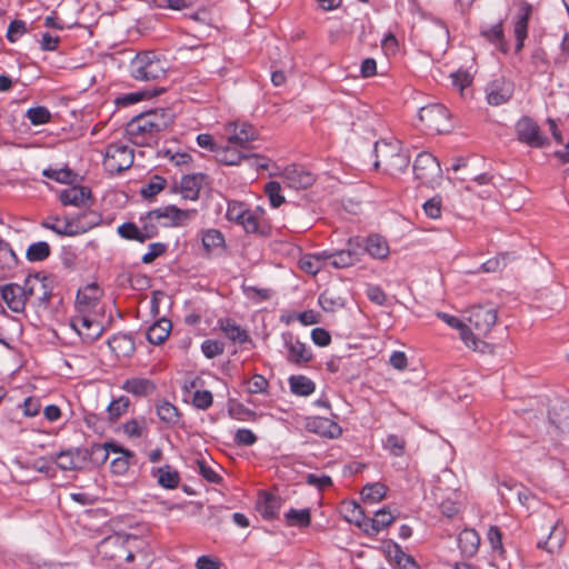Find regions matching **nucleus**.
<instances>
[{
	"label": "nucleus",
	"instance_id": "nucleus-3",
	"mask_svg": "<svg viewBox=\"0 0 569 569\" xmlns=\"http://www.w3.org/2000/svg\"><path fill=\"white\" fill-rule=\"evenodd\" d=\"M376 167H382L391 174L402 173L409 166V156L402 152L398 140H380L375 144Z\"/></svg>",
	"mask_w": 569,
	"mask_h": 569
},
{
	"label": "nucleus",
	"instance_id": "nucleus-55",
	"mask_svg": "<svg viewBox=\"0 0 569 569\" xmlns=\"http://www.w3.org/2000/svg\"><path fill=\"white\" fill-rule=\"evenodd\" d=\"M122 429L128 438L136 439L142 437L147 431V423L144 418L131 419L123 425Z\"/></svg>",
	"mask_w": 569,
	"mask_h": 569
},
{
	"label": "nucleus",
	"instance_id": "nucleus-57",
	"mask_svg": "<svg viewBox=\"0 0 569 569\" xmlns=\"http://www.w3.org/2000/svg\"><path fill=\"white\" fill-rule=\"evenodd\" d=\"M26 116L33 126L48 123L51 119L50 111L42 106L28 109Z\"/></svg>",
	"mask_w": 569,
	"mask_h": 569
},
{
	"label": "nucleus",
	"instance_id": "nucleus-2",
	"mask_svg": "<svg viewBox=\"0 0 569 569\" xmlns=\"http://www.w3.org/2000/svg\"><path fill=\"white\" fill-rule=\"evenodd\" d=\"M142 545L143 541L137 536L117 532L101 541L99 552L116 566H120L123 562H131Z\"/></svg>",
	"mask_w": 569,
	"mask_h": 569
},
{
	"label": "nucleus",
	"instance_id": "nucleus-24",
	"mask_svg": "<svg viewBox=\"0 0 569 569\" xmlns=\"http://www.w3.org/2000/svg\"><path fill=\"white\" fill-rule=\"evenodd\" d=\"M1 298L8 308L16 313L23 312L26 309L27 293L23 286L8 283L1 288Z\"/></svg>",
	"mask_w": 569,
	"mask_h": 569
},
{
	"label": "nucleus",
	"instance_id": "nucleus-56",
	"mask_svg": "<svg viewBox=\"0 0 569 569\" xmlns=\"http://www.w3.org/2000/svg\"><path fill=\"white\" fill-rule=\"evenodd\" d=\"M482 36L492 43H497L502 52H507L506 43L503 40V27L502 23H496L489 29L483 30Z\"/></svg>",
	"mask_w": 569,
	"mask_h": 569
},
{
	"label": "nucleus",
	"instance_id": "nucleus-38",
	"mask_svg": "<svg viewBox=\"0 0 569 569\" xmlns=\"http://www.w3.org/2000/svg\"><path fill=\"white\" fill-rule=\"evenodd\" d=\"M158 418L169 427L179 425L181 412L179 409L167 400H161L156 405Z\"/></svg>",
	"mask_w": 569,
	"mask_h": 569
},
{
	"label": "nucleus",
	"instance_id": "nucleus-34",
	"mask_svg": "<svg viewBox=\"0 0 569 569\" xmlns=\"http://www.w3.org/2000/svg\"><path fill=\"white\" fill-rule=\"evenodd\" d=\"M480 546V537L475 529H463L458 536V547L465 557H472Z\"/></svg>",
	"mask_w": 569,
	"mask_h": 569
},
{
	"label": "nucleus",
	"instance_id": "nucleus-16",
	"mask_svg": "<svg viewBox=\"0 0 569 569\" xmlns=\"http://www.w3.org/2000/svg\"><path fill=\"white\" fill-rule=\"evenodd\" d=\"M284 183L296 190L307 189L311 187L316 181V176L299 164H289L280 173Z\"/></svg>",
	"mask_w": 569,
	"mask_h": 569
},
{
	"label": "nucleus",
	"instance_id": "nucleus-14",
	"mask_svg": "<svg viewBox=\"0 0 569 569\" xmlns=\"http://www.w3.org/2000/svg\"><path fill=\"white\" fill-rule=\"evenodd\" d=\"M224 136L229 144L244 148L258 138V130L247 121H231L224 126Z\"/></svg>",
	"mask_w": 569,
	"mask_h": 569
},
{
	"label": "nucleus",
	"instance_id": "nucleus-62",
	"mask_svg": "<svg viewBox=\"0 0 569 569\" xmlns=\"http://www.w3.org/2000/svg\"><path fill=\"white\" fill-rule=\"evenodd\" d=\"M213 403L212 393L209 390H197L192 397V405L200 410L209 409Z\"/></svg>",
	"mask_w": 569,
	"mask_h": 569
},
{
	"label": "nucleus",
	"instance_id": "nucleus-21",
	"mask_svg": "<svg viewBox=\"0 0 569 569\" xmlns=\"http://www.w3.org/2000/svg\"><path fill=\"white\" fill-rule=\"evenodd\" d=\"M199 237L206 256H221L226 251V238L219 229H202L199 232Z\"/></svg>",
	"mask_w": 569,
	"mask_h": 569
},
{
	"label": "nucleus",
	"instance_id": "nucleus-45",
	"mask_svg": "<svg viewBox=\"0 0 569 569\" xmlns=\"http://www.w3.org/2000/svg\"><path fill=\"white\" fill-rule=\"evenodd\" d=\"M519 502L526 507L530 512H536L541 508H546L547 511H552L550 507L546 506L540 499H538L529 489L521 488L517 492Z\"/></svg>",
	"mask_w": 569,
	"mask_h": 569
},
{
	"label": "nucleus",
	"instance_id": "nucleus-10",
	"mask_svg": "<svg viewBox=\"0 0 569 569\" xmlns=\"http://www.w3.org/2000/svg\"><path fill=\"white\" fill-rule=\"evenodd\" d=\"M515 131L519 142L535 149H540L549 144V139L545 136L539 124L530 117H521L515 126Z\"/></svg>",
	"mask_w": 569,
	"mask_h": 569
},
{
	"label": "nucleus",
	"instance_id": "nucleus-63",
	"mask_svg": "<svg viewBox=\"0 0 569 569\" xmlns=\"http://www.w3.org/2000/svg\"><path fill=\"white\" fill-rule=\"evenodd\" d=\"M167 251V244L153 242L149 244L148 251L142 256L141 261L146 264L152 263L157 258Z\"/></svg>",
	"mask_w": 569,
	"mask_h": 569
},
{
	"label": "nucleus",
	"instance_id": "nucleus-12",
	"mask_svg": "<svg viewBox=\"0 0 569 569\" xmlns=\"http://www.w3.org/2000/svg\"><path fill=\"white\" fill-rule=\"evenodd\" d=\"M196 209H180L176 206H166L151 210L147 214V220H160L166 219L167 227H186L196 217Z\"/></svg>",
	"mask_w": 569,
	"mask_h": 569
},
{
	"label": "nucleus",
	"instance_id": "nucleus-30",
	"mask_svg": "<svg viewBox=\"0 0 569 569\" xmlns=\"http://www.w3.org/2000/svg\"><path fill=\"white\" fill-rule=\"evenodd\" d=\"M121 388L136 397H147L152 395L157 387L150 379L134 377L127 379Z\"/></svg>",
	"mask_w": 569,
	"mask_h": 569
},
{
	"label": "nucleus",
	"instance_id": "nucleus-49",
	"mask_svg": "<svg viewBox=\"0 0 569 569\" xmlns=\"http://www.w3.org/2000/svg\"><path fill=\"white\" fill-rule=\"evenodd\" d=\"M263 192L267 196L270 206L274 209L286 202V198L281 192V184L278 181L267 182L263 187Z\"/></svg>",
	"mask_w": 569,
	"mask_h": 569
},
{
	"label": "nucleus",
	"instance_id": "nucleus-1",
	"mask_svg": "<svg viewBox=\"0 0 569 569\" xmlns=\"http://www.w3.org/2000/svg\"><path fill=\"white\" fill-rule=\"evenodd\" d=\"M173 122V113L166 109L151 110L131 119L126 127L128 140L139 147L157 144L159 134Z\"/></svg>",
	"mask_w": 569,
	"mask_h": 569
},
{
	"label": "nucleus",
	"instance_id": "nucleus-48",
	"mask_svg": "<svg viewBox=\"0 0 569 569\" xmlns=\"http://www.w3.org/2000/svg\"><path fill=\"white\" fill-rule=\"evenodd\" d=\"M387 493V487L380 482L370 483L363 487L361 496L365 502L377 503L381 501Z\"/></svg>",
	"mask_w": 569,
	"mask_h": 569
},
{
	"label": "nucleus",
	"instance_id": "nucleus-59",
	"mask_svg": "<svg viewBox=\"0 0 569 569\" xmlns=\"http://www.w3.org/2000/svg\"><path fill=\"white\" fill-rule=\"evenodd\" d=\"M118 233L123 239L134 240L141 243L143 242L140 228H138L133 222H124L120 224L118 227Z\"/></svg>",
	"mask_w": 569,
	"mask_h": 569
},
{
	"label": "nucleus",
	"instance_id": "nucleus-35",
	"mask_svg": "<svg viewBox=\"0 0 569 569\" xmlns=\"http://www.w3.org/2000/svg\"><path fill=\"white\" fill-rule=\"evenodd\" d=\"M218 326L220 330L224 333V336L233 342L242 345L249 340L248 332L230 318L219 319Z\"/></svg>",
	"mask_w": 569,
	"mask_h": 569
},
{
	"label": "nucleus",
	"instance_id": "nucleus-42",
	"mask_svg": "<svg viewBox=\"0 0 569 569\" xmlns=\"http://www.w3.org/2000/svg\"><path fill=\"white\" fill-rule=\"evenodd\" d=\"M109 348L117 357H126L133 352V340L127 335H116L108 341Z\"/></svg>",
	"mask_w": 569,
	"mask_h": 569
},
{
	"label": "nucleus",
	"instance_id": "nucleus-5",
	"mask_svg": "<svg viewBox=\"0 0 569 569\" xmlns=\"http://www.w3.org/2000/svg\"><path fill=\"white\" fill-rule=\"evenodd\" d=\"M69 322L79 337L88 343L96 341L103 332L99 310L74 308Z\"/></svg>",
	"mask_w": 569,
	"mask_h": 569
},
{
	"label": "nucleus",
	"instance_id": "nucleus-32",
	"mask_svg": "<svg viewBox=\"0 0 569 569\" xmlns=\"http://www.w3.org/2000/svg\"><path fill=\"white\" fill-rule=\"evenodd\" d=\"M151 475L157 479L158 485L164 489H176L179 486L180 475L170 465L153 468Z\"/></svg>",
	"mask_w": 569,
	"mask_h": 569
},
{
	"label": "nucleus",
	"instance_id": "nucleus-6",
	"mask_svg": "<svg viewBox=\"0 0 569 569\" xmlns=\"http://www.w3.org/2000/svg\"><path fill=\"white\" fill-rule=\"evenodd\" d=\"M498 319L497 310L492 306H476L469 311L467 327L470 328L469 339L472 336L482 340L496 325Z\"/></svg>",
	"mask_w": 569,
	"mask_h": 569
},
{
	"label": "nucleus",
	"instance_id": "nucleus-19",
	"mask_svg": "<svg viewBox=\"0 0 569 569\" xmlns=\"http://www.w3.org/2000/svg\"><path fill=\"white\" fill-rule=\"evenodd\" d=\"M486 94L490 106H501L511 99L513 84L503 78L495 79L487 84Z\"/></svg>",
	"mask_w": 569,
	"mask_h": 569
},
{
	"label": "nucleus",
	"instance_id": "nucleus-8",
	"mask_svg": "<svg viewBox=\"0 0 569 569\" xmlns=\"http://www.w3.org/2000/svg\"><path fill=\"white\" fill-rule=\"evenodd\" d=\"M133 158V151L124 143H110L106 148L103 167L110 173H120L132 166Z\"/></svg>",
	"mask_w": 569,
	"mask_h": 569
},
{
	"label": "nucleus",
	"instance_id": "nucleus-39",
	"mask_svg": "<svg viewBox=\"0 0 569 569\" xmlns=\"http://www.w3.org/2000/svg\"><path fill=\"white\" fill-rule=\"evenodd\" d=\"M171 329V321L162 318L148 328L147 340L152 345H161L169 337Z\"/></svg>",
	"mask_w": 569,
	"mask_h": 569
},
{
	"label": "nucleus",
	"instance_id": "nucleus-51",
	"mask_svg": "<svg viewBox=\"0 0 569 569\" xmlns=\"http://www.w3.org/2000/svg\"><path fill=\"white\" fill-rule=\"evenodd\" d=\"M382 447L385 450L389 451L390 455L402 457L406 452V440L398 435L390 433L382 441Z\"/></svg>",
	"mask_w": 569,
	"mask_h": 569
},
{
	"label": "nucleus",
	"instance_id": "nucleus-29",
	"mask_svg": "<svg viewBox=\"0 0 569 569\" xmlns=\"http://www.w3.org/2000/svg\"><path fill=\"white\" fill-rule=\"evenodd\" d=\"M395 520L392 513L387 509L378 510L372 518H367L365 533L373 537L386 529Z\"/></svg>",
	"mask_w": 569,
	"mask_h": 569
},
{
	"label": "nucleus",
	"instance_id": "nucleus-25",
	"mask_svg": "<svg viewBox=\"0 0 569 569\" xmlns=\"http://www.w3.org/2000/svg\"><path fill=\"white\" fill-rule=\"evenodd\" d=\"M567 539V528L561 519H557L551 526L546 540L539 541L537 547L549 553L559 552Z\"/></svg>",
	"mask_w": 569,
	"mask_h": 569
},
{
	"label": "nucleus",
	"instance_id": "nucleus-26",
	"mask_svg": "<svg viewBox=\"0 0 569 569\" xmlns=\"http://www.w3.org/2000/svg\"><path fill=\"white\" fill-rule=\"evenodd\" d=\"M532 8L529 3L521 6L513 22V34L516 38V51L522 50L525 40L528 36V24L531 16Z\"/></svg>",
	"mask_w": 569,
	"mask_h": 569
},
{
	"label": "nucleus",
	"instance_id": "nucleus-47",
	"mask_svg": "<svg viewBox=\"0 0 569 569\" xmlns=\"http://www.w3.org/2000/svg\"><path fill=\"white\" fill-rule=\"evenodd\" d=\"M51 253V248L46 241H37L31 243L27 251L26 258L30 262H38L46 260Z\"/></svg>",
	"mask_w": 569,
	"mask_h": 569
},
{
	"label": "nucleus",
	"instance_id": "nucleus-13",
	"mask_svg": "<svg viewBox=\"0 0 569 569\" xmlns=\"http://www.w3.org/2000/svg\"><path fill=\"white\" fill-rule=\"evenodd\" d=\"M27 299H33L38 306L49 303L52 296V279L42 273L30 274L24 280Z\"/></svg>",
	"mask_w": 569,
	"mask_h": 569
},
{
	"label": "nucleus",
	"instance_id": "nucleus-17",
	"mask_svg": "<svg viewBox=\"0 0 569 569\" xmlns=\"http://www.w3.org/2000/svg\"><path fill=\"white\" fill-rule=\"evenodd\" d=\"M302 426L307 431L328 439L339 438L342 433L341 427L336 421L319 416L306 417Z\"/></svg>",
	"mask_w": 569,
	"mask_h": 569
},
{
	"label": "nucleus",
	"instance_id": "nucleus-31",
	"mask_svg": "<svg viewBox=\"0 0 569 569\" xmlns=\"http://www.w3.org/2000/svg\"><path fill=\"white\" fill-rule=\"evenodd\" d=\"M362 243V252H368L375 259H386L389 256L388 241L380 234H371Z\"/></svg>",
	"mask_w": 569,
	"mask_h": 569
},
{
	"label": "nucleus",
	"instance_id": "nucleus-22",
	"mask_svg": "<svg viewBox=\"0 0 569 569\" xmlns=\"http://www.w3.org/2000/svg\"><path fill=\"white\" fill-rule=\"evenodd\" d=\"M284 346L288 350L287 360L296 365L307 363L312 359L310 348L291 333L283 335Z\"/></svg>",
	"mask_w": 569,
	"mask_h": 569
},
{
	"label": "nucleus",
	"instance_id": "nucleus-41",
	"mask_svg": "<svg viewBox=\"0 0 569 569\" xmlns=\"http://www.w3.org/2000/svg\"><path fill=\"white\" fill-rule=\"evenodd\" d=\"M288 382L291 392L296 396L308 397L316 390L315 382L303 375L291 376Z\"/></svg>",
	"mask_w": 569,
	"mask_h": 569
},
{
	"label": "nucleus",
	"instance_id": "nucleus-4",
	"mask_svg": "<svg viewBox=\"0 0 569 569\" xmlns=\"http://www.w3.org/2000/svg\"><path fill=\"white\" fill-rule=\"evenodd\" d=\"M130 74L138 81H152L164 76L166 60L153 51H143L136 54L130 62Z\"/></svg>",
	"mask_w": 569,
	"mask_h": 569
},
{
	"label": "nucleus",
	"instance_id": "nucleus-53",
	"mask_svg": "<svg viewBox=\"0 0 569 569\" xmlns=\"http://www.w3.org/2000/svg\"><path fill=\"white\" fill-rule=\"evenodd\" d=\"M259 510L264 519H274L280 511V500L272 495H267L260 503Z\"/></svg>",
	"mask_w": 569,
	"mask_h": 569
},
{
	"label": "nucleus",
	"instance_id": "nucleus-60",
	"mask_svg": "<svg viewBox=\"0 0 569 569\" xmlns=\"http://www.w3.org/2000/svg\"><path fill=\"white\" fill-rule=\"evenodd\" d=\"M248 392L258 395L266 393L269 387L268 380L262 375H253L246 381Z\"/></svg>",
	"mask_w": 569,
	"mask_h": 569
},
{
	"label": "nucleus",
	"instance_id": "nucleus-37",
	"mask_svg": "<svg viewBox=\"0 0 569 569\" xmlns=\"http://www.w3.org/2000/svg\"><path fill=\"white\" fill-rule=\"evenodd\" d=\"M87 451V462L90 460L94 466L103 465L110 452L119 450L118 445L114 442L93 443L90 448H84Z\"/></svg>",
	"mask_w": 569,
	"mask_h": 569
},
{
	"label": "nucleus",
	"instance_id": "nucleus-52",
	"mask_svg": "<svg viewBox=\"0 0 569 569\" xmlns=\"http://www.w3.org/2000/svg\"><path fill=\"white\" fill-rule=\"evenodd\" d=\"M119 450L112 451V453H117L111 463L110 468L114 475H123L129 468V458L132 456L131 452L122 447L118 446Z\"/></svg>",
	"mask_w": 569,
	"mask_h": 569
},
{
	"label": "nucleus",
	"instance_id": "nucleus-23",
	"mask_svg": "<svg viewBox=\"0 0 569 569\" xmlns=\"http://www.w3.org/2000/svg\"><path fill=\"white\" fill-rule=\"evenodd\" d=\"M54 461L61 470L82 469L87 463V451L84 448L62 450L56 456Z\"/></svg>",
	"mask_w": 569,
	"mask_h": 569
},
{
	"label": "nucleus",
	"instance_id": "nucleus-11",
	"mask_svg": "<svg viewBox=\"0 0 569 569\" xmlns=\"http://www.w3.org/2000/svg\"><path fill=\"white\" fill-rule=\"evenodd\" d=\"M362 247V239L355 237L349 239L346 249L326 251L327 267L340 269L355 264L360 260Z\"/></svg>",
	"mask_w": 569,
	"mask_h": 569
},
{
	"label": "nucleus",
	"instance_id": "nucleus-9",
	"mask_svg": "<svg viewBox=\"0 0 569 569\" xmlns=\"http://www.w3.org/2000/svg\"><path fill=\"white\" fill-rule=\"evenodd\" d=\"M413 171L416 178L426 186L438 184L442 177V170L438 159L430 152H420L415 161Z\"/></svg>",
	"mask_w": 569,
	"mask_h": 569
},
{
	"label": "nucleus",
	"instance_id": "nucleus-33",
	"mask_svg": "<svg viewBox=\"0 0 569 569\" xmlns=\"http://www.w3.org/2000/svg\"><path fill=\"white\" fill-rule=\"evenodd\" d=\"M101 222V217L94 211H83L71 218L74 236H79L93 229Z\"/></svg>",
	"mask_w": 569,
	"mask_h": 569
},
{
	"label": "nucleus",
	"instance_id": "nucleus-20",
	"mask_svg": "<svg viewBox=\"0 0 569 569\" xmlns=\"http://www.w3.org/2000/svg\"><path fill=\"white\" fill-rule=\"evenodd\" d=\"M62 206L87 208L92 203L91 190L86 186H71L59 192Z\"/></svg>",
	"mask_w": 569,
	"mask_h": 569
},
{
	"label": "nucleus",
	"instance_id": "nucleus-18",
	"mask_svg": "<svg viewBox=\"0 0 569 569\" xmlns=\"http://www.w3.org/2000/svg\"><path fill=\"white\" fill-rule=\"evenodd\" d=\"M436 316L449 327L457 329L459 331L460 339L468 348L475 351L485 352L487 343L473 336L472 339H469L470 328L467 327V325H465L459 318L441 311L437 312Z\"/></svg>",
	"mask_w": 569,
	"mask_h": 569
},
{
	"label": "nucleus",
	"instance_id": "nucleus-7",
	"mask_svg": "<svg viewBox=\"0 0 569 569\" xmlns=\"http://www.w3.org/2000/svg\"><path fill=\"white\" fill-rule=\"evenodd\" d=\"M418 117L423 130L429 133L447 132L450 128L449 111L440 103H431L420 108Z\"/></svg>",
	"mask_w": 569,
	"mask_h": 569
},
{
	"label": "nucleus",
	"instance_id": "nucleus-15",
	"mask_svg": "<svg viewBox=\"0 0 569 569\" xmlns=\"http://www.w3.org/2000/svg\"><path fill=\"white\" fill-rule=\"evenodd\" d=\"M226 217L230 222L241 226L246 232H258L257 218L251 209L243 202L231 200L228 202Z\"/></svg>",
	"mask_w": 569,
	"mask_h": 569
},
{
	"label": "nucleus",
	"instance_id": "nucleus-44",
	"mask_svg": "<svg viewBox=\"0 0 569 569\" xmlns=\"http://www.w3.org/2000/svg\"><path fill=\"white\" fill-rule=\"evenodd\" d=\"M286 523L290 527L307 528L311 522V515L309 509H293L291 508L284 513Z\"/></svg>",
	"mask_w": 569,
	"mask_h": 569
},
{
	"label": "nucleus",
	"instance_id": "nucleus-46",
	"mask_svg": "<svg viewBox=\"0 0 569 569\" xmlns=\"http://www.w3.org/2000/svg\"><path fill=\"white\" fill-rule=\"evenodd\" d=\"M18 262V257L11 246L6 241H0V270L3 272L13 270Z\"/></svg>",
	"mask_w": 569,
	"mask_h": 569
},
{
	"label": "nucleus",
	"instance_id": "nucleus-61",
	"mask_svg": "<svg viewBox=\"0 0 569 569\" xmlns=\"http://www.w3.org/2000/svg\"><path fill=\"white\" fill-rule=\"evenodd\" d=\"M423 211L427 217L431 219H438L441 217L442 211V199L439 196H435L427 200L423 206Z\"/></svg>",
	"mask_w": 569,
	"mask_h": 569
},
{
	"label": "nucleus",
	"instance_id": "nucleus-50",
	"mask_svg": "<svg viewBox=\"0 0 569 569\" xmlns=\"http://www.w3.org/2000/svg\"><path fill=\"white\" fill-rule=\"evenodd\" d=\"M130 399L126 396H121L118 399H114L110 402L107 408L108 419L111 422L117 421L120 417H122L129 409Z\"/></svg>",
	"mask_w": 569,
	"mask_h": 569
},
{
	"label": "nucleus",
	"instance_id": "nucleus-40",
	"mask_svg": "<svg viewBox=\"0 0 569 569\" xmlns=\"http://www.w3.org/2000/svg\"><path fill=\"white\" fill-rule=\"evenodd\" d=\"M233 144L219 146L214 158L224 166H239L244 160V153L232 147Z\"/></svg>",
	"mask_w": 569,
	"mask_h": 569
},
{
	"label": "nucleus",
	"instance_id": "nucleus-58",
	"mask_svg": "<svg viewBox=\"0 0 569 569\" xmlns=\"http://www.w3.org/2000/svg\"><path fill=\"white\" fill-rule=\"evenodd\" d=\"M27 32V23L23 20L16 19L10 22L6 38L10 43H14Z\"/></svg>",
	"mask_w": 569,
	"mask_h": 569
},
{
	"label": "nucleus",
	"instance_id": "nucleus-43",
	"mask_svg": "<svg viewBox=\"0 0 569 569\" xmlns=\"http://www.w3.org/2000/svg\"><path fill=\"white\" fill-rule=\"evenodd\" d=\"M325 257L326 251L306 256L300 260V267L307 273L315 276L323 268H327V259Z\"/></svg>",
	"mask_w": 569,
	"mask_h": 569
},
{
	"label": "nucleus",
	"instance_id": "nucleus-54",
	"mask_svg": "<svg viewBox=\"0 0 569 569\" xmlns=\"http://www.w3.org/2000/svg\"><path fill=\"white\" fill-rule=\"evenodd\" d=\"M43 177L54 180L59 183H71L76 177L71 169L64 168H48L42 171Z\"/></svg>",
	"mask_w": 569,
	"mask_h": 569
},
{
	"label": "nucleus",
	"instance_id": "nucleus-64",
	"mask_svg": "<svg viewBox=\"0 0 569 569\" xmlns=\"http://www.w3.org/2000/svg\"><path fill=\"white\" fill-rule=\"evenodd\" d=\"M450 78L452 87L460 91V93H462L463 90L468 88L472 82V78L467 71L459 70L455 73H451Z\"/></svg>",
	"mask_w": 569,
	"mask_h": 569
},
{
	"label": "nucleus",
	"instance_id": "nucleus-28",
	"mask_svg": "<svg viewBox=\"0 0 569 569\" xmlns=\"http://www.w3.org/2000/svg\"><path fill=\"white\" fill-rule=\"evenodd\" d=\"M339 510L346 521L356 525L365 531L367 518L359 503L353 500L342 501Z\"/></svg>",
	"mask_w": 569,
	"mask_h": 569
},
{
	"label": "nucleus",
	"instance_id": "nucleus-36",
	"mask_svg": "<svg viewBox=\"0 0 569 569\" xmlns=\"http://www.w3.org/2000/svg\"><path fill=\"white\" fill-rule=\"evenodd\" d=\"M203 174H186L180 181V193L183 199L196 200L202 188Z\"/></svg>",
	"mask_w": 569,
	"mask_h": 569
},
{
	"label": "nucleus",
	"instance_id": "nucleus-27",
	"mask_svg": "<svg viewBox=\"0 0 569 569\" xmlns=\"http://www.w3.org/2000/svg\"><path fill=\"white\" fill-rule=\"evenodd\" d=\"M102 291L97 283H89L78 290L74 308L99 310Z\"/></svg>",
	"mask_w": 569,
	"mask_h": 569
}]
</instances>
